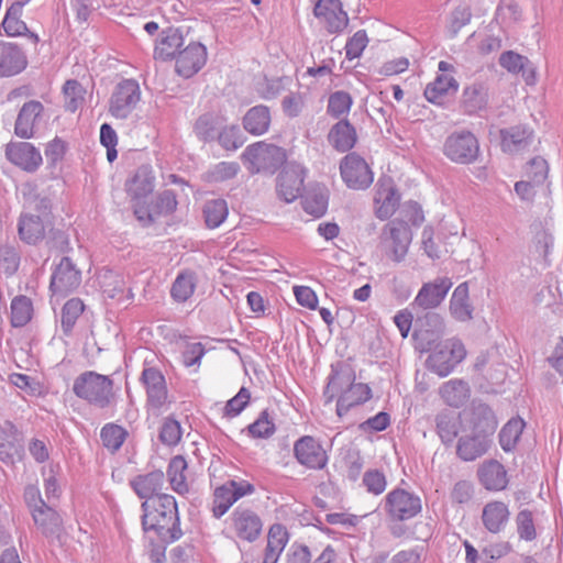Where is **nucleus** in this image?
<instances>
[{
	"label": "nucleus",
	"mask_w": 563,
	"mask_h": 563,
	"mask_svg": "<svg viewBox=\"0 0 563 563\" xmlns=\"http://www.w3.org/2000/svg\"><path fill=\"white\" fill-rule=\"evenodd\" d=\"M142 526L145 532H154L163 543L181 538L178 506L172 495H158L152 501L142 503Z\"/></svg>",
	"instance_id": "obj_1"
},
{
	"label": "nucleus",
	"mask_w": 563,
	"mask_h": 563,
	"mask_svg": "<svg viewBox=\"0 0 563 563\" xmlns=\"http://www.w3.org/2000/svg\"><path fill=\"white\" fill-rule=\"evenodd\" d=\"M52 198L38 192L30 196L25 201V210L21 212L18 220V234L22 242L29 245H36L43 241L54 227L52 214Z\"/></svg>",
	"instance_id": "obj_2"
},
{
	"label": "nucleus",
	"mask_w": 563,
	"mask_h": 563,
	"mask_svg": "<svg viewBox=\"0 0 563 563\" xmlns=\"http://www.w3.org/2000/svg\"><path fill=\"white\" fill-rule=\"evenodd\" d=\"M113 382L109 376L87 371L80 374L74 382V394L88 402L106 408L113 398Z\"/></svg>",
	"instance_id": "obj_3"
},
{
	"label": "nucleus",
	"mask_w": 563,
	"mask_h": 563,
	"mask_svg": "<svg viewBox=\"0 0 563 563\" xmlns=\"http://www.w3.org/2000/svg\"><path fill=\"white\" fill-rule=\"evenodd\" d=\"M465 356L464 344L459 339L451 338L435 346L434 351L428 356L426 366L440 377H446Z\"/></svg>",
	"instance_id": "obj_4"
},
{
	"label": "nucleus",
	"mask_w": 563,
	"mask_h": 563,
	"mask_svg": "<svg viewBox=\"0 0 563 563\" xmlns=\"http://www.w3.org/2000/svg\"><path fill=\"white\" fill-rule=\"evenodd\" d=\"M443 154L453 163L472 164L479 155L478 140L470 131L453 132L443 143Z\"/></svg>",
	"instance_id": "obj_5"
},
{
	"label": "nucleus",
	"mask_w": 563,
	"mask_h": 563,
	"mask_svg": "<svg viewBox=\"0 0 563 563\" xmlns=\"http://www.w3.org/2000/svg\"><path fill=\"white\" fill-rule=\"evenodd\" d=\"M243 157L251 164L253 173L267 172L273 174L286 161V154L282 147L265 142L249 145L243 153Z\"/></svg>",
	"instance_id": "obj_6"
},
{
	"label": "nucleus",
	"mask_w": 563,
	"mask_h": 563,
	"mask_svg": "<svg viewBox=\"0 0 563 563\" xmlns=\"http://www.w3.org/2000/svg\"><path fill=\"white\" fill-rule=\"evenodd\" d=\"M380 240L387 255L396 263L405 260L409 245L412 241L410 227L404 221H390L387 223L380 234Z\"/></svg>",
	"instance_id": "obj_7"
},
{
	"label": "nucleus",
	"mask_w": 563,
	"mask_h": 563,
	"mask_svg": "<svg viewBox=\"0 0 563 563\" xmlns=\"http://www.w3.org/2000/svg\"><path fill=\"white\" fill-rule=\"evenodd\" d=\"M141 100L140 85L134 79H123L113 89L109 100V113L117 119H126Z\"/></svg>",
	"instance_id": "obj_8"
},
{
	"label": "nucleus",
	"mask_w": 563,
	"mask_h": 563,
	"mask_svg": "<svg viewBox=\"0 0 563 563\" xmlns=\"http://www.w3.org/2000/svg\"><path fill=\"white\" fill-rule=\"evenodd\" d=\"M421 508L420 497L402 488H395L385 497L384 510L393 520H409L416 517Z\"/></svg>",
	"instance_id": "obj_9"
},
{
	"label": "nucleus",
	"mask_w": 563,
	"mask_h": 563,
	"mask_svg": "<svg viewBox=\"0 0 563 563\" xmlns=\"http://www.w3.org/2000/svg\"><path fill=\"white\" fill-rule=\"evenodd\" d=\"M229 529L239 539L254 542L262 533L263 522L250 507L238 506L229 517Z\"/></svg>",
	"instance_id": "obj_10"
},
{
	"label": "nucleus",
	"mask_w": 563,
	"mask_h": 563,
	"mask_svg": "<svg viewBox=\"0 0 563 563\" xmlns=\"http://www.w3.org/2000/svg\"><path fill=\"white\" fill-rule=\"evenodd\" d=\"M341 176L349 188L366 189L373 183V173L364 158L355 153L347 154L340 165Z\"/></svg>",
	"instance_id": "obj_11"
},
{
	"label": "nucleus",
	"mask_w": 563,
	"mask_h": 563,
	"mask_svg": "<svg viewBox=\"0 0 563 563\" xmlns=\"http://www.w3.org/2000/svg\"><path fill=\"white\" fill-rule=\"evenodd\" d=\"M81 283V273L69 257H63L53 271L49 289L53 295L66 296L76 290Z\"/></svg>",
	"instance_id": "obj_12"
},
{
	"label": "nucleus",
	"mask_w": 563,
	"mask_h": 563,
	"mask_svg": "<svg viewBox=\"0 0 563 563\" xmlns=\"http://www.w3.org/2000/svg\"><path fill=\"white\" fill-rule=\"evenodd\" d=\"M294 455L299 464L311 470H322L328 463L325 450L310 435H303L295 442Z\"/></svg>",
	"instance_id": "obj_13"
},
{
	"label": "nucleus",
	"mask_w": 563,
	"mask_h": 563,
	"mask_svg": "<svg viewBox=\"0 0 563 563\" xmlns=\"http://www.w3.org/2000/svg\"><path fill=\"white\" fill-rule=\"evenodd\" d=\"M313 13L329 33H340L349 24L347 13L340 0H318Z\"/></svg>",
	"instance_id": "obj_14"
},
{
	"label": "nucleus",
	"mask_w": 563,
	"mask_h": 563,
	"mask_svg": "<svg viewBox=\"0 0 563 563\" xmlns=\"http://www.w3.org/2000/svg\"><path fill=\"white\" fill-rule=\"evenodd\" d=\"M305 168L295 162L288 163L277 178V192L286 202L296 200L303 188Z\"/></svg>",
	"instance_id": "obj_15"
},
{
	"label": "nucleus",
	"mask_w": 563,
	"mask_h": 563,
	"mask_svg": "<svg viewBox=\"0 0 563 563\" xmlns=\"http://www.w3.org/2000/svg\"><path fill=\"white\" fill-rule=\"evenodd\" d=\"M206 62V46L198 42H191L178 52L176 56V71L185 78H190L205 66Z\"/></svg>",
	"instance_id": "obj_16"
},
{
	"label": "nucleus",
	"mask_w": 563,
	"mask_h": 563,
	"mask_svg": "<svg viewBox=\"0 0 563 563\" xmlns=\"http://www.w3.org/2000/svg\"><path fill=\"white\" fill-rule=\"evenodd\" d=\"M7 158L21 169L33 173L43 162L41 152L29 142H11L5 147Z\"/></svg>",
	"instance_id": "obj_17"
},
{
	"label": "nucleus",
	"mask_w": 563,
	"mask_h": 563,
	"mask_svg": "<svg viewBox=\"0 0 563 563\" xmlns=\"http://www.w3.org/2000/svg\"><path fill=\"white\" fill-rule=\"evenodd\" d=\"M44 107L40 101L25 102L18 113L14 124V133L21 139H31L35 129L42 121Z\"/></svg>",
	"instance_id": "obj_18"
},
{
	"label": "nucleus",
	"mask_w": 563,
	"mask_h": 563,
	"mask_svg": "<svg viewBox=\"0 0 563 563\" xmlns=\"http://www.w3.org/2000/svg\"><path fill=\"white\" fill-rule=\"evenodd\" d=\"M451 287L452 282L448 277H439L433 282L426 283L418 291L413 305L421 309L437 308L444 300Z\"/></svg>",
	"instance_id": "obj_19"
},
{
	"label": "nucleus",
	"mask_w": 563,
	"mask_h": 563,
	"mask_svg": "<svg viewBox=\"0 0 563 563\" xmlns=\"http://www.w3.org/2000/svg\"><path fill=\"white\" fill-rule=\"evenodd\" d=\"M141 380L146 388L148 404L153 408H162L167 401L164 375L155 367H147L143 369Z\"/></svg>",
	"instance_id": "obj_20"
},
{
	"label": "nucleus",
	"mask_w": 563,
	"mask_h": 563,
	"mask_svg": "<svg viewBox=\"0 0 563 563\" xmlns=\"http://www.w3.org/2000/svg\"><path fill=\"white\" fill-rule=\"evenodd\" d=\"M510 510L506 503L493 500L487 503L482 510V522L490 533L501 532L509 522Z\"/></svg>",
	"instance_id": "obj_21"
},
{
	"label": "nucleus",
	"mask_w": 563,
	"mask_h": 563,
	"mask_svg": "<svg viewBox=\"0 0 563 563\" xmlns=\"http://www.w3.org/2000/svg\"><path fill=\"white\" fill-rule=\"evenodd\" d=\"M165 483V475L162 471H153L144 475H137L131 481V486L135 494L144 499L152 501L158 495Z\"/></svg>",
	"instance_id": "obj_22"
},
{
	"label": "nucleus",
	"mask_w": 563,
	"mask_h": 563,
	"mask_svg": "<svg viewBox=\"0 0 563 563\" xmlns=\"http://www.w3.org/2000/svg\"><path fill=\"white\" fill-rule=\"evenodd\" d=\"M477 474L481 484L487 490L499 492L507 487V472L504 465L496 460L484 462Z\"/></svg>",
	"instance_id": "obj_23"
},
{
	"label": "nucleus",
	"mask_w": 563,
	"mask_h": 563,
	"mask_svg": "<svg viewBox=\"0 0 563 563\" xmlns=\"http://www.w3.org/2000/svg\"><path fill=\"white\" fill-rule=\"evenodd\" d=\"M27 60L19 46L4 43L0 47V76L10 77L21 73Z\"/></svg>",
	"instance_id": "obj_24"
},
{
	"label": "nucleus",
	"mask_w": 563,
	"mask_h": 563,
	"mask_svg": "<svg viewBox=\"0 0 563 563\" xmlns=\"http://www.w3.org/2000/svg\"><path fill=\"white\" fill-rule=\"evenodd\" d=\"M31 514L35 526L46 538H53L62 530V518L53 507L40 505Z\"/></svg>",
	"instance_id": "obj_25"
},
{
	"label": "nucleus",
	"mask_w": 563,
	"mask_h": 563,
	"mask_svg": "<svg viewBox=\"0 0 563 563\" xmlns=\"http://www.w3.org/2000/svg\"><path fill=\"white\" fill-rule=\"evenodd\" d=\"M490 445V438L473 432L457 442L456 453L463 461H474L485 454Z\"/></svg>",
	"instance_id": "obj_26"
},
{
	"label": "nucleus",
	"mask_w": 563,
	"mask_h": 563,
	"mask_svg": "<svg viewBox=\"0 0 563 563\" xmlns=\"http://www.w3.org/2000/svg\"><path fill=\"white\" fill-rule=\"evenodd\" d=\"M155 177L148 165L137 168L133 178L128 183V194L136 201L146 198L154 189Z\"/></svg>",
	"instance_id": "obj_27"
},
{
	"label": "nucleus",
	"mask_w": 563,
	"mask_h": 563,
	"mask_svg": "<svg viewBox=\"0 0 563 563\" xmlns=\"http://www.w3.org/2000/svg\"><path fill=\"white\" fill-rule=\"evenodd\" d=\"M328 140L336 151L344 153L355 145L357 135L347 120H341L331 128Z\"/></svg>",
	"instance_id": "obj_28"
},
{
	"label": "nucleus",
	"mask_w": 563,
	"mask_h": 563,
	"mask_svg": "<svg viewBox=\"0 0 563 563\" xmlns=\"http://www.w3.org/2000/svg\"><path fill=\"white\" fill-rule=\"evenodd\" d=\"M488 88L482 82H474L464 88L462 107L467 114H475L487 108Z\"/></svg>",
	"instance_id": "obj_29"
},
{
	"label": "nucleus",
	"mask_w": 563,
	"mask_h": 563,
	"mask_svg": "<svg viewBox=\"0 0 563 563\" xmlns=\"http://www.w3.org/2000/svg\"><path fill=\"white\" fill-rule=\"evenodd\" d=\"M184 44V36L179 29L168 27L162 32L155 46L154 56L162 60H168L176 56L177 51Z\"/></svg>",
	"instance_id": "obj_30"
},
{
	"label": "nucleus",
	"mask_w": 563,
	"mask_h": 563,
	"mask_svg": "<svg viewBox=\"0 0 563 563\" xmlns=\"http://www.w3.org/2000/svg\"><path fill=\"white\" fill-rule=\"evenodd\" d=\"M499 64L510 73H521L525 81L528 85H533L536 82L534 69L531 67V64L527 57L512 51H508L500 55Z\"/></svg>",
	"instance_id": "obj_31"
},
{
	"label": "nucleus",
	"mask_w": 563,
	"mask_h": 563,
	"mask_svg": "<svg viewBox=\"0 0 563 563\" xmlns=\"http://www.w3.org/2000/svg\"><path fill=\"white\" fill-rule=\"evenodd\" d=\"M473 432L490 438L498 426L494 411L486 404H476L472 412Z\"/></svg>",
	"instance_id": "obj_32"
},
{
	"label": "nucleus",
	"mask_w": 563,
	"mask_h": 563,
	"mask_svg": "<svg viewBox=\"0 0 563 563\" xmlns=\"http://www.w3.org/2000/svg\"><path fill=\"white\" fill-rule=\"evenodd\" d=\"M372 396L371 388L366 384L355 383L340 395L336 404L338 416H344L350 408L367 401Z\"/></svg>",
	"instance_id": "obj_33"
},
{
	"label": "nucleus",
	"mask_w": 563,
	"mask_h": 563,
	"mask_svg": "<svg viewBox=\"0 0 563 563\" xmlns=\"http://www.w3.org/2000/svg\"><path fill=\"white\" fill-rule=\"evenodd\" d=\"M457 81L449 75L441 74L437 78L427 85L424 89V97L432 103L441 104L444 98L451 93L457 91Z\"/></svg>",
	"instance_id": "obj_34"
},
{
	"label": "nucleus",
	"mask_w": 563,
	"mask_h": 563,
	"mask_svg": "<svg viewBox=\"0 0 563 563\" xmlns=\"http://www.w3.org/2000/svg\"><path fill=\"white\" fill-rule=\"evenodd\" d=\"M442 399L451 407L459 408L463 406L471 395L468 384L459 378L445 382L439 390Z\"/></svg>",
	"instance_id": "obj_35"
},
{
	"label": "nucleus",
	"mask_w": 563,
	"mask_h": 563,
	"mask_svg": "<svg viewBox=\"0 0 563 563\" xmlns=\"http://www.w3.org/2000/svg\"><path fill=\"white\" fill-rule=\"evenodd\" d=\"M271 124L268 107L260 104L251 108L243 118L244 129L253 135L266 133Z\"/></svg>",
	"instance_id": "obj_36"
},
{
	"label": "nucleus",
	"mask_w": 563,
	"mask_h": 563,
	"mask_svg": "<svg viewBox=\"0 0 563 563\" xmlns=\"http://www.w3.org/2000/svg\"><path fill=\"white\" fill-rule=\"evenodd\" d=\"M376 216L380 220L388 219L398 207L399 197L391 185H380L374 198Z\"/></svg>",
	"instance_id": "obj_37"
},
{
	"label": "nucleus",
	"mask_w": 563,
	"mask_h": 563,
	"mask_svg": "<svg viewBox=\"0 0 563 563\" xmlns=\"http://www.w3.org/2000/svg\"><path fill=\"white\" fill-rule=\"evenodd\" d=\"M473 308L468 302V287L466 283L460 284L453 291L450 300V312L457 321L472 319Z\"/></svg>",
	"instance_id": "obj_38"
},
{
	"label": "nucleus",
	"mask_w": 563,
	"mask_h": 563,
	"mask_svg": "<svg viewBox=\"0 0 563 563\" xmlns=\"http://www.w3.org/2000/svg\"><path fill=\"white\" fill-rule=\"evenodd\" d=\"M187 462L184 456H174L167 468V476L172 488L179 495H185L189 490L186 477Z\"/></svg>",
	"instance_id": "obj_39"
},
{
	"label": "nucleus",
	"mask_w": 563,
	"mask_h": 563,
	"mask_svg": "<svg viewBox=\"0 0 563 563\" xmlns=\"http://www.w3.org/2000/svg\"><path fill=\"white\" fill-rule=\"evenodd\" d=\"M501 146L506 152H516L528 145L532 136L531 130L526 126H512L501 130Z\"/></svg>",
	"instance_id": "obj_40"
},
{
	"label": "nucleus",
	"mask_w": 563,
	"mask_h": 563,
	"mask_svg": "<svg viewBox=\"0 0 563 563\" xmlns=\"http://www.w3.org/2000/svg\"><path fill=\"white\" fill-rule=\"evenodd\" d=\"M11 310V324L14 328H22L26 325L33 316L32 300L24 295L15 296L10 306Z\"/></svg>",
	"instance_id": "obj_41"
},
{
	"label": "nucleus",
	"mask_w": 563,
	"mask_h": 563,
	"mask_svg": "<svg viewBox=\"0 0 563 563\" xmlns=\"http://www.w3.org/2000/svg\"><path fill=\"white\" fill-rule=\"evenodd\" d=\"M437 431L443 443H451L460 429V419L452 411H442L435 417Z\"/></svg>",
	"instance_id": "obj_42"
},
{
	"label": "nucleus",
	"mask_w": 563,
	"mask_h": 563,
	"mask_svg": "<svg viewBox=\"0 0 563 563\" xmlns=\"http://www.w3.org/2000/svg\"><path fill=\"white\" fill-rule=\"evenodd\" d=\"M84 310V302L79 298H71L63 306L60 327L65 335L71 334L74 325Z\"/></svg>",
	"instance_id": "obj_43"
},
{
	"label": "nucleus",
	"mask_w": 563,
	"mask_h": 563,
	"mask_svg": "<svg viewBox=\"0 0 563 563\" xmlns=\"http://www.w3.org/2000/svg\"><path fill=\"white\" fill-rule=\"evenodd\" d=\"M196 288V277L191 272L180 273L172 285L170 295L174 300L185 302L188 300Z\"/></svg>",
	"instance_id": "obj_44"
},
{
	"label": "nucleus",
	"mask_w": 563,
	"mask_h": 563,
	"mask_svg": "<svg viewBox=\"0 0 563 563\" xmlns=\"http://www.w3.org/2000/svg\"><path fill=\"white\" fill-rule=\"evenodd\" d=\"M16 440L18 429L12 422L5 421L3 424H0V461H12Z\"/></svg>",
	"instance_id": "obj_45"
},
{
	"label": "nucleus",
	"mask_w": 563,
	"mask_h": 563,
	"mask_svg": "<svg viewBox=\"0 0 563 563\" xmlns=\"http://www.w3.org/2000/svg\"><path fill=\"white\" fill-rule=\"evenodd\" d=\"M525 428V421L520 418L510 419L499 432V443L504 451L515 449Z\"/></svg>",
	"instance_id": "obj_46"
},
{
	"label": "nucleus",
	"mask_w": 563,
	"mask_h": 563,
	"mask_svg": "<svg viewBox=\"0 0 563 563\" xmlns=\"http://www.w3.org/2000/svg\"><path fill=\"white\" fill-rule=\"evenodd\" d=\"M219 118L212 114H203L195 123V133L197 137L205 142L214 141L221 130Z\"/></svg>",
	"instance_id": "obj_47"
},
{
	"label": "nucleus",
	"mask_w": 563,
	"mask_h": 563,
	"mask_svg": "<svg viewBox=\"0 0 563 563\" xmlns=\"http://www.w3.org/2000/svg\"><path fill=\"white\" fill-rule=\"evenodd\" d=\"M234 503H236L234 499V494H232L228 482H225L223 485L214 489L211 509L213 517L217 519L221 518L228 512Z\"/></svg>",
	"instance_id": "obj_48"
},
{
	"label": "nucleus",
	"mask_w": 563,
	"mask_h": 563,
	"mask_svg": "<svg viewBox=\"0 0 563 563\" xmlns=\"http://www.w3.org/2000/svg\"><path fill=\"white\" fill-rule=\"evenodd\" d=\"M203 214L208 228H218L228 217L227 201L223 199L207 201L203 207Z\"/></svg>",
	"instance_id": "obj_49"
},
{
	"label": "nucleus",
	"mask_w": 563,
	"mask_h": 563,
	"mask_svg": "<svg viewBox=\"0 0 563 563\" xmlns=\"http://www.w3.org/2000/svg\"><path fill=\"white\" fill-rule=\"evenodd\" d=\"M219 144L227 151H235L245 143V137L238 125L222 126L218 133Z\"/></svg>",
	"instance_id": "obj_50"
},
{
	"label": "nucleus",
	"mask_w": 563,
	"mask_h": 563,
	"mask_svg": "<svg viewBox=\"0 0 563 563\" xmlns=\"http://www.w3.org/2000/svg\"><path fill=\"white\" fill-rule=\"evenodd\" d=\"M352 103L353 99L351 95L346 91L339 90L330 95L327 111L331 117L339 119L350 112Z\"/></svg>",
	"instance_id": "obj_51"
},
{
	"label": "nucleus",
	"mask_w": 563,
	"mask_h": 563,
	"mask_svg": "<svg viewBox=\"0 0 563 563\" xmlns=\"http://www.w3.org/2000/svg\"><path fill=\"white\" fill-rule=\"evenodd\" d=\"M22 8L19 5H10L2 21V26L7 35L18 36L27 31L26 24L20 20Z\"/></svg>",
	"instance_id": "obj_52"
},
{
	"label": "nucleus",
	"mask_w": 563,
	"mask_h": 563,
	"mask_svg": "<svg viewBox=\"0 0 563 563\" xmlns=\"http://www.w3.org/2000/svg\"><path fill=\"white\" fill-rule=\"evenodd\" d=\"M85 89L77 80H67L64 86L65 108L67 111L78 110L85 99Z\"/></svg>",
	"instance_id": "obj_53"
},
{
	"label": "nucleus",
	"mask_w": 563,
	"mask_h": 563,
	"mask_svg": "<svg viewBox=\"0 0 563 563\" xmlns=\"http://www.w3.org/2000/svg\"><path fill=\"white\" fill-rule=\"evenodd\" d=\"M516 528L520 540L533 541L537 538L533 515L528 509L520 510L516 516Z\"/></svg>",
	"instance_id": "obj_54"
},
{
	"label": "nucleus",
	"mask_w": 563,
	"mask_h": 563,
	"mask_svg": "<svg viewBox=\"0 0 563 563\" xmlns=\"http://www.w3.org/2000/svg\"><path fill=\"white\" fill-rule=\"evenodd\" d=\"M125 435L126 432L122 427L112 423L106 424L100 433L103 445L111 452H115L121 448Z\"/></svg>",
	"instance_id": "obj_55"
},
{
	"label": "nucleus",
	"mask_w": 563,
	"mask_h": 563,
	"mask_svg": "<svg viewBox=\"0 0 563 563\" xmlns=\"http://www.w3.org/2000/svg\"><path fill=\"white\" fill-rule=\"evenodd\" d=\"M275 423L269 418L267 410L260 413L258 418L247 427V432L252 438L266 439L275 433Z\"/></svg>",
	"instance_id": "obj_56"
},
{
	"label": "nucleus",
	"mask_w": 563,
	"mask_h": 563,
	"mask_svg": "<svg viewBox=\"0 0 563 563\" xmlns=\"http://www.w3.org/2000/svg\"><path fill=\"white\" fill-rule=\"evenodd\" d=\"M181 434L180 423L176 419L172 417L164 419L159 431V440L163 444L168 446L176 445L180 441Z\"/></svg>",
	"instance_id": "obj_57"
},
{
	"label": "nucleus",
	"mask_w": 563,
	"mask_h": 563,
	"mask_svg": "<svg viewBox=\"0 0 563 563\" xmlns=\"http://www.w3.org/2000/svg\"><path fill=\"white\" fill-rule=\"evenodd\" d=\"M354 378V374L350 369L335 372L329 378L327 393H331V397L335 394L342 395L346 388H351L355 384Z\"/></svg>",
	"instance_id": "obj_58"
},
{
	"label": "nucleus",
	"mask_w": 563,
	"mask_h": 563,
	"mask_svg": "<svg viewBox=\"0 0 563 563\" xmlns=\"http://www.w3.org/2000/svg\"><path fill=\"white\" fill-rule=\"evenodd\" d=\"M368 37L364 30H360L349 38L345 45V56L347 59H354L362 55L363 51L367 46Z\"/></svg>",
	"instance_id": "obj_59"
},
{
	"label": "nucleus",
	"mask_w": 563,
	"mask_h": 563,
	"mask_svg": "<svg viewBox=\"0 0 563 563\" xmlns=\"http://www.w3.org/2000/svg\"><path fill=\"white\" fill-rule=\"evenodd\" d=\"M363 484L368 493L380 495L386 489L387 481L378 470H369L363 476Z\"/></svg>",
	"instance_id": "obj_60"
},
{
	"label": "nucleus",
	"mask_w": 563,
	"mask_h": 563,
	"mask_svg": "<svg viewBox=\"0 0 563 563\" xmlns=\"http://www.w3.org/2000/svg\"><path fill=\"white\" fill-rule=\"evenodd\" d=\"M549 173V166L544 158L542 157H534L529 162L528 168H527V175L536 185H541L548 178Z\"/></svg>",
	"instance_id": "obj_61"
},
{
	"label": "nucleus",
	"mask_w": 563,
	"mask_h": 563,
	"mask_svg": "<svg viewBox=\"0 0 563 563\" xmlns=\"http://www.w3.org/2000/svg\"><path fill=\"white\" fill-rule=\"evenodd\" d=\"M287 542L288 533L286 529L282 525H273L268 531L266 548L282 553Z\"/></svg>",
	"instance_id": "obj_62"
},
{
	"label": "nucleus",
	"mask_w": 563,
	"mask_h": 563,
	"mask_svg": "<svg viewBox=\"0 0 563 563\" xmlns=\"http://www.w3.org/2000/svg\"><path fill=\"white\" fill-rule=\"evenodd\" d=\"M250 397L251 395L249 389L242 387L240 391L227 402L224 407V415L227 417H235L240 415L249 404Z\"/></svg>",
	"instance_id": "obj_63"
},
{
	"label": "nucleus",
	"mask_w": 563,
	"mask_h": 563,
	"mask_svg": "<svg viewBox=\"0 0 563 563\" xmlns=\"http://www.w3.org/2000/svg\"><path fill=\"white\" fill-rule=\"evenodd\" d=\"M472 18L471 9L468 5H459L456 7L450 18L449 30L452 35H456L459 31L465 26Z\"/></svg>",
	"instance_id": "obj_64"
}]
</instances>
